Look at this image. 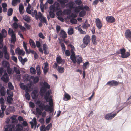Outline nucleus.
Masks as SVG:
<instances>
[{
	"mask_svg": "<svg viewBox=\"0 0 131 131\" xmlns=\"http://www.w3.org/2000/svg\"><path fill=\"white\" fill-rule=\"evenodd\" d=\"M36 104L42 110L44 109L47 111H50L51 112L52 111V107L53 105V104L52 106H50L48 105H45L44 104L39 100H37L36 102Z\"/></svg>",
	"mask_w": 131,
	"mask_h": 131,
	"instance_id": "nucleus-1",
	"label": "nucleus"
},
{
	"mask_svg": "<svg viewBox=\"0 0 131 131\" xmlns=\"http://www.w3.org/2000/svg\"><path fill=\"white\" fill-rule=\"evenodd\" d=\"M20 85L21 88L23 90H24L26 92L25 97L26 99L29 100L30 98V96L28 93V92L30 90V88L25 85L22 83H20Z\"/></svg>",
	"mask_w": 131,
	"mask_h": 131,
	"instance_id": "nucleus-2",
	"label": "nucleus"
},
{
	"mask_svg": "<svg viewBox=\"0 0 131 131\" xmlns=\"http://www.w3.org/2000/svg\"><path fill=\"white\" fill-rule=\"evenodd\" d=\"M42 84L43 86L41 88L40 92V95L42 96H43L45 94L46 91V88L49 89L50 87V85L46 82H43Z\"/></svg>",
	"mask_w": 131,
	"mask_h": 131,
	"instance_id": "nucleus-3",
	"label": "nucleus"
},
{
	"mask_svg": "<svg viewBox=\"0 0 131 131\" xmlns=\"http://www.w3.org/2000/svg\"><path fill=\"white\" fill-rule=\"evenodd\" d=\"M73 63H77L78 64H79L82 61V57L79 55H75L70 59Z\"/></svg>",
	"mask_w": 131,
	"mask_h": 131,
	"instance_id": "nucleus-4",
	"label": "nucleus"
},
{
	"mask_svg": "<svg viewBox=\"0 0 131 131\" xmlns=\"http://www.w3.org/2000/svg\"><path fill=\"white\" fill-rule=\"evenodd\" d=\"M50 95V92L48 91L45 94L44 97L47 102H49V104L50 106H52L53 104V102L51 98L49 97Z\"/></svg>",
	"mask_w": 131,
	"mask_h": 131,
	"instance_id": "nucleus-5",
	"label": "nucleus"
},
{
	"mask_svg": "<svg viewBox=\"0 0 131 131\" xmlns=\"http://www.w3.org/2000/svg\"><path fill=\"white\" fill-rule=\"evenodd\" d=\"M90 38L88 35H86L83 38V42L84 44V47H86V45L90 42Z\"/></svg>",
	"mask_w": 131,
	"mask_h": 131,
	"instance_id": "nucleus-6",
	"label": "nucleus"
},
{
	"mask_svg": "<svg viewBox=\"0 0 131 131\" xmlns=\"http://www.w3.org/2000/svg\"><path fill=\"white\" fill-rule=\"evenodd\" d=\"M36 17V19L38 18L41 22L45 23L46 24V19L45 17L43 16L41 13L39 12L38 13V16Z\"/></svg>",
	"mask_w": 131,
	"mask_h": 131,
	"instance_id": "nucleus-7",
	"label": "nucleus"
},
{
	"mask_svg": "<svg viewBox=\"0 0 131 131\" xmlns=\"http://www.w3.org/2000/svg\"><path fill=\"white\" fill-rule=\"evenodd\" d=\"M125 103H122L120 104L118 103L116 104L115 107L116 109L119 110L116 113H117L125 107V106H124V105Z\"/></svg>",
	"mask_w": 131,
	"mask_h": 131,
	"instance_id": "nucleus-8",
	"label": "nucleus"
},
{
	"mask_svg": "<svg viewBox=\"0 0 131 131\" xmlns=\"http://www.w3.org/2000/svg\"><path fill=\"white\" fill-rule=\"evenodd\" d=\"M125 103H122L120 104L118 103L116 104L115 107L116 109L119 110L116 113H117L125 107V106H124V105Z\"/></svg>",
	"mask_w": 131,
	"mask_h": 131,
	"instance_id": "nucleus-9",
	"label": "nucleus"
},
{
	"mask_svg": "<svg viewBox=\"0 0 131 131\" xmlns=\"http://www.w3.org/2000/svg\"><path fill=\"white\" fill-rule=\"evenodd\" d=\"M4 82L7 83L9 80V77L7 75L6 71H5L4 74L2 76L1 78Z\"/></svg>",
	"mask_w": 131,
	"mask_h": 131,
	"instance_id": "nucleus-10",
	"label": "nucleus"
},
{
	"mask_svg": "<svg viewBox=\"0 0 131 131\" xmlns=\"http://www.w3.org/2000/svg\"><path fill=\"white\" fill-rule=\"evenodd\" d=\"M2 34L0 33V41L2 42L3 40V37H5L7 34V32L4 29H3L2 30Z\"/></svg>",
	"mask_w": 131,
	"mask_h": 131,
	"instance_id": "nucleus-11",
	"label": "nucleus"
},
{
	"mask_svg": "<svg viewBox=\"0 0 131 131\" xmlns=\"http://www.w3.org/2000/svg\"><path fill=\"white\" fill-rule=\"evenodd\" d=\"M4 131H16L15 126L13 125H9L5 128Z\"/></svg>",
	"mask_w": 131,
	"mask_h": 131,
	"instance_id": "nucleus-12",
	"label": "nucleus"
},
{
	"mask_svg": "<svg viewBox=\"0 0 131 131\" xmlns=\"http://www.w3.org/2000/svg\"><path fill=\"white\" fill-rule=\"evenodd\" d=\"M52 8L54 11L59 10L60 8V5L57 2H55L53 5Z\"/></svg>",
	"mask_w": 131,
	"mask_h": 131,
	"instance_id": "nucleus-13",
	"label": "nucleus"
},
{
	"mask_svg": "<svg viewBox=\"0 0 131 131\" xmlns=\"http://www.w3.org/2000/svg\"><path fill=\"white\" fill-rule=\"evenodd\" d=\"M117 113L112 114L110 113L106 115L105 118L108 120H110L114 117L116 115Z\"/></svg>",
	"mask_w": 131,
	"mask_h": 131,
	"instance_id": "nucleus-14",
	"label": "nucleus"
},
{
	"mask_svg": "<svg viewBox=\"0 0 131 131\" xmlns=\"http://www.w3.org/2000/svg\"><path fill=\"white\" fill-rule=\"evenodd\" d=\"M118 84V83L115 80H112L108 81L106 84V85H108L111 86H116Z\"/></svg>",
	"mask_w": 131,
	"mask_h": 131,
	"instance_id": "nucleus-15",
	"label": "nucleus"
},
{
	"mask_svg": "<svg viewBox=\"0 0 131 131\" xmlns=\"http://www.w3.org/2000/svg\"><path fill=\"white\" fill-rule=\"evenodd\" d=\"M15 53L16 54L22 56H24L25 53L24 51L23 50H21L19 48H18L16 49Z\"/></svg>",
	"mask_w": 131,
	"mask_h": 131,
	"instance_id": "nucleus-16",
	"label": "nucleus"
},
{
	"mask_svg": "<svg viewBox=\"0 0 131 131\" xmlns=\"http://www.w3.org/2000/svg\"><path fill=\"white\" fill-rule=\"evenodd\" d=\"M95 22L98 28L99 29H101L102 26V24L99 18H97L96 19Z\"/></svg>",
	"mask_w": 131,
	"mask_h": 131,
	"instance_id": "nucleus-17",
	"label": "nucleus"
},
{
	"mask_svg": "<svg viewBox=\"0 0 131 131\" xmlns=\"http://www.w3.org/2000/svg\"><path fill=\"white\" fill-rule=\"evenodd\" d=\"M57 1L60 3L62 7H64L67 6L66 4L68 2L67 0H57Z\"/></svg>",
	"mask_w": 131,
	"mask_h": 131,
	"instance_id": "nucleus-18",
	"label": "nucleus"
},
{
	"mask_svg": "<svg viewBox=\"0 0 131 131\" xmlns=\"http://www.w3.org/2000/svg\"><path fill=\"white\" fill-rule=\"evenodd\" d=\"M36 111L37 114L39 115H42L43 117H44L46 116V113L45 112H42L40 109L38 108H36Z\"/></svg>",
	"mask_w": 131,
	"mask_h": 131,
	"instance_id": "nucleus-19",
	"label": "nucleus"
},
{
	"mask_svg": "<svg viewBox=\"0 0 131 131\" xmlns=\"http://www.w3.org/2000/svg\"><path fill=\"white\" fill-rule=\"evenodd\" d=\"M14 70L16 73L18 74V79H19L20 78L21 76L20 74V71L19 68L17 67H14Z\"/></svg>",
	"mask_w": 131,
	"mask_h": 131,
	"instance_id": "nucleus-20",
	"label": "nucleus"
},
{
	"mask_svg": "<svg viewBox=\"0 0 131 131\" xmlns=\"http://www.w3.org/2000/svg\"><path fill=\"white\" fill-rule=\"evenodd\" d=\"M33 10L32 7H31V5L29 3H28V6L26 8V11L29 14H31Z\"/></svg>",
	"mask_w": 131,
	"mask_h": 131,
	"instance_id": "nucleus-21",
	"label": "nucleus"
},
{
	"mask_svg": "<svg viewBox=\"0 0 131 131\" xmlns=\"http://www.w3.org/2000/svg\"><path fill=\"white\" fill-rule=\"evenodd\" d=\"M43 49L44 51V53L47 54L49 53V51L47 46L46 44H43Z\"/></svg>",
	"mask_w": 131,
	"mask_h": 131,
	"instance_id": "nucleus-22",
	"label": "nucleus"
},
{
	"mask_svg": "<svg viewBox=\"0 0 131 131\" xmlns=\"http://www.w3.org/2000/svg\"><path fill=\"white\" fill-rule=\"evenodd\" d=\"M70 47L71 48V54L70 56V58L71 59L75 55V53L74 52V51L75 50V49L74 46L72 45H70Z\"/></svg>",
	"mask_w": 131,
	"mask_h": 131,
	"instance_id": "nucleus-23",
	"label": "nucleus"
},
{
	"mask_svg": "<svg viewBox=\"0 0 131 131\" xmlns=\"http://www.w3.org/2000/svg\"><path fill=\"white\" fill-rule=\"evenodd\" d=\"M125 36L128 39L130 38L131 37V32L130 30H127L125 32Z\"/></svg>",
	"mask_w": 131,
	"mask_h": 131,
	"instance_id": "nucleus-24",
	"label": "nucleus"
},
{
	"mask_svg": "<svg viewBox=\"0 0 131 131\" xmlns=\"http://www.w3.org/2000/svg\"><path fill=\"white\" fill-rule=\"evenodd\" d=\"M106 20L107 21L111 23L114 22L115 20L113 17L111 16L107 17L106 18Z\"/></svg>",
	"mask_w": 131,
	"mask_h": 131,
	"instance_id": "nucleus-25",
	"label": "nucleus"
},
{
	"mask_svg": "<svg viewBox=\"0 0 131 131\" xmlns=\"http://www.w3.org/2000/svg\"><path fill=\"white\" fill-rule=\"evenodd\" d=\"M60 36L63 38H65L67 37V34L64 30H62L60 33Z\"/></svg>",
	"mask_w": 131,
	"mask_h": 131,
	"instance_id": "nucleus-26",
	"label": "nucleus"
},
{
	"mask_svg": "<svg viewBox=\"0 0 131 131\" xmlns=\"http://www.w3.org/2000/svg\"><path fill=\"white\" fill-rule=\"evenodd\" d=\"M64 68L62 67L61 66H58L57 68V70L58 72L60 73H62L64 71Z\"/></svg>",
	"mask_w": 131,
	"mask_h": 131,
	"instance_id": "nucleus-27",
	"label": "nucleus"
},
{
	"mask_svg": "<svg viewBox=\"0 0 131 131\" xmlns=\"http://www.w3.org/2000/svg\"><path fill=\"white\" fill-rule=\"evenodd\" d=\"M17 116V115H14L11 117L10 119L9 118L8 120L9 121H10V119H11L12 120V123H16L17 121V120L16 119V118Z\"/></svg>",
	"mask_w": 131,
	"mask_h": 131,
	"instance_id": "nucleus-28",
	"label": "nucleus"
},
{
	"mask_svg": "<svg viewBox=\"0 0 131 131\" xmlns=\"http://www.w3.org/2000/svg\"><path fill=\"white\" fill-rule=\"evenodd\" d=\"M23 19L25 21L28 22L30 20V17L27 15H24L23 16Z\"/></svg>",
	"mask_w": 131,
	"mask_h": 131,
	"instance_id": "nucleus-29",
	"label": "nucleus"
},
{
	"mask_svg": "<svg viewBox=\"0 0 131 131\" xmlns=\"http://www.w3.org/2000/svg\"><path fill=\"white\" fill-rule=\"evenodd\" d=\"M56 60L57 63L60 64L63 62L64 60H63L60 56H57L56 58Z\"/></svg>",
	"mask_w": 131,
	"mask_h": 131,
	"instance_id": "nucleus-30",
	"label": "nucleus"
},
{
	"mask_svg": "<svg viewBox=\"0 0 131 131\" xmlns=\"http://www.w3.org/2000/svg\"><path fill=\"white\" fill-rule=\"evenodd\" d=\"M48 66V64L47 62H46L44 63V67L42 68L43 70L44 73L45 74L46 73L48 70V69L47 68Z\"/></svg>",
	"mask_w": 131,
	"mask_h": 131,
	"instance_id": "nucleus-31",
	"label": "nucleus"
},
{
	"mask_svg": "<svg viewBox=\"0 0 131 131\" xmlns=\"http://www.w3.org/2000/svg\"><path fill=\"white\" fill-rule=\"evenodd\" d=\"M19 9L20 14L21 15L23 14L24 12V6L22 4H20Z\"/></svg>",
	"mask_w": 131,
	"mask_h": 131,
	"instance_id": "nucleus-32",
	"label": "nucleus"
},
{
	"mask_svg": "<svg viewBox=\"0 0 131 131\" xmlns=\"http://www.w3.org/2000/svg\"><path fill=\"white\" fill-rule=\"evenodd\" d=\"M2 64L5 68H7L9 66V64L8 62L6 61H3L2 62Z\"/></svg>",
	"mask_w": 131,
	"mask_h": 131,
	"instance_id": "nucleus-33",
	"label": "nucleus"
},
{
	"mask_svg": "<svg viewBox=\"0 0 131 131\" xmlns=\"http://www.w3.org/2000/svg\"><path fill=\"white\" fill-rule=\"evenodd\" d=\"M71 98V97L68 94L65 93L64 95V100L65 101H67L69 100Z\"/></svg>",
	"mask_w": 131,
	"mask_h": 131,
	"instance_id": "nucleus-34",
	"label": "nucleus"
},
{
	"mask_svg": "<svg viewBox=\"0 0 131 131\" xmlns=\"http://www.w3.org/2000/svg\"><path fill=\"white\" fill-rule=\"evenodd\" d=\"M38 95V93L37 91H33L31 94V96L33 99H35L36 97Z\"/></svg>",
	"mask_w": 131,
	"mask_h": 131,
	"instance_id": "nucleus-35",
	"label": "nucleus"
},
{
	"mask_svg": "<svg viewBox=\"0 0 131 131\" xmlns=\"http://www.w3.org/2000/svg\"><path fill=\"white\" fill-rule=\"evenodd\" d=\"M32 121L30 122V124L31 126H33L34 125L36 126L37 124V122L36 121V119L35 117L33 118V119L32 120Z\"/></svg>",
	"mask_w": 131,
	"mask_h": 131,
	"instance_id": "nucleus-36",
	"label": "nucleus"
},
{
	"mask_svg": "<svg viewBox=\"0 0 131 131\" xmlns=\"http://www.w3.org/2000/svg\"><path fill=\"white\" fill-rule=\"evenodd\" d=\"M16 129L17 131H20L23 129V127L21 125L18 124L16 126Z\"/></svg>",
	"mask_w": 131,
	"mask_h": 131,
	"instance_id": "nucleus-37",
	"label": "nucleus"
},
{
	"mask_svg": "<svg viewBox=\"0 0 131 131\" xmlns=\"http://www.w3.org/2000/svg\"><path fill=\"white\" fill-rule=\"evenodd\" d=\"M96 36L94 35H93L92 36L91 39L93 43L96 45L97 42L96 41Z\"/></svg>",
	"mask_w": 131,
	"mask_h": 131,
	"instance_id": "nucleus-38",
	"label": "nucleus"
},
{
	"mask_svg": "<svg viewBox=\"0 0 131 131\" xmlns=\"http://www.w3.org/2000/svg\"><path fill=\"white\" fill-rule=\"evenodd\" d=\"M31 78L33 80L34 82V83H36L38 81L39 79V78L37 77H31Z\"/></svg>",
	"mask_w": 131,
	"mask_h": 131,
	"instance_id": "nucleus-39",
	"label": "nucleus"
},
{
	"mask_svg": "<svg viewBox=\"0 0 131 131\" xmlns=\"http://www.w3.org/2000/svg\"><path fill=\"white\" fill-rule=\"evenodd\" d=\"M20 0H12V3L13 5L15 6L18 3H20Z\"/></svg>",
	"mask_w": 131,
	"mask_h": 131,
	"instance_id": "nucleus-40",
	"label": "nucleus"
},
{
	"mask_svg": "<svg viewBox=\"0 0 131 131\" xmlns=\"http://www.w3.org/2000/svg\"><path fill=\"white\" fill-rule=\"evenodd\" d=\"M23 44L24 48L25 49V51L26 53L28 54H29V52L28 51V50L27 49L26 44V43L25 42H23Z\"/></svg>",
	"mask_w": 131,
	"mask_h": 131,
	"instance_id": "nucleus-41",
	"label": "nucleus"
},
{
	"mask_svg": "<svg viewBox=\"0 0 131 131\" xmlns=\"http://www.w3.org/2000/svg\"><path fill=\"white\" fill-rule=\"evenodd\" d=\"M11 36V42L13 44H14L16 41L15 35H13Z\"/></svg>",
	"mask_w": 131,
	"mask_h": 131,
	"instance_id": "nucleus-42",
	"label": "nucleus"
},
{
	"mask_svg": "<svg viewBox=\"0 0 131 131\" xmlns=\"http://www.w3.org/2000/svg\"><path fill=\"white\" fill-rule=\"evenodd\" d=\"M7 93L8 95V96H10V97H13V92L9 89H7Z\"/></svg>",
	"mask_w": 131,
	"mask_h": 131,
	"instance_id": "nucleus-43",
	"label": "nucleus"
},
{
	"mask_svg": "<svg viewBox=\"0 0 131 131\" xmlns=\"http://www.w3.org/2000/svg\"><path fill=\"white\" fill-rule=\"evenodd\" d=\"M86 13V11L83 10L79 13V16L80 17H82L85 15Z\"/></svg>",
	"mask_w": 131,
	"mask_h": 131,
	"instance_id": "nucleus-44",
	"label": "nucleus"
},
{
	"mask_svg": "<svg viewBox=\"0 0 131 131\" xmlns=\"http://www.w3.org/2000/svg\"><path fill=\"white\" fill-rule=\"evenodd\" d=\"M68 33L69 35H71L73 33V29L72 28H69L68 29Z\"/></svg>",
	"mask_w": 131,
	"mask_h": 131,
	"instance_id": "nucleus-45",
	"label": "nucleus"
},
{
	"mask_svg": "<svg viewBox=\"0 0 131 131\" xmlns=\"http://www.w3.org/2000/svg\"><path fill=\"white\" fill-rule=\"evenodd\" d=\"M90 26V25L87 23H83L82 24V27L83 28L86 29Z\"/></svg>",
	"mask_w": 131,
	"mask_h": 131,
	"instance_id": "nucleus-46",
	"label": "nucleus"
},
{
	"mask_svg": "<svg viewBox=\"0 0 131 131\" xmlns=\"http://www.w3.org/2000/svg\"><path fill=\"white\" fill-rule=\"evenodd\" d=\"M130 55L129 53L128 52H125L124 53V54L122 56H121V57L122 58H126L128 57Z\"/></svg>",
	"mask_w": 131,
	"mask_h": 131,
	"instance_id": "nucleus-47",
	"label": "nucleus"
},
{
	"mask_svg": "<svg viewBox=\"0 0 131 131\" xmlns=\"http://www.w3.org/2000/svg\"><path fill=\"white\" fill-rule=\"evenodd\" d=\"M36 69L37 75H40L41 74V72L40 67L38 65L36 67Z\"/></svg>",
	"mask_w": 131,
	"mask_h": 131,
	"instance_id": "nucleus-48",
	"label": "nucleus"
},
{
	"mask_svg": "<svg viewBox=\"0 0 131 131\" xmlns=\"http://www.w3.org/2000/svg\"><path fill=\"white\" fill-rule=\"evenodd\" d=\"M89 66V63L88 62H86L84 63L83 65V68L84 70L86 69L87 67Z\"/></svg>",
	"mask_w": 131,
	"mask_h": 131,
	"instance_id": "nucleus-49",
	"label": "nucleus"
},
{
	"mask_svg": "<svg viewBox=\"0 0 131 131\" xmlns=\"http://www.w3.org/2000/svg\"><path fill=\"white\" fill-rule=\"evenodd\" d=\"M12 97H10V96H8L7 97V101L9 103H11L12 102Z\"/></svg>",
	"mask_w": 131,
	"mask_h": 131,
	"instance_id": "nucleus-50",
	"label": "nucleus"
},
{
	"mask_svg": "<svg viewBox=\"0 0 131 131\" xmlns=\"http://www.w3.org/2000/svg\"><path fill=\"white\" fill-rule=\"evenodd\" d=\"M66 5L67 6H66V7H68L69 8L71 9L73 7V3L70 2L66 4Z\"/></svg>",
	"mask_w": 131,
	"mask_h": 131,
	"instance_id": "nucleus-51",
	"label": "nucleus"
},
{
	"mask_svg": "<svg viewBox=\"0 0 131 131\" xmlns=\"http://www.w3.org/2000/svg\"><path fill=\"white\" fill-rule=\"evenodd\" d=\"M8 87L9 89L11 90H13L14 89V87L11 82H9L8 83Z\"/></svg>",
	"mask_w": 131,
	"mask_h": 131,
	"instance_id": "nucleus-52",
	"label": "nucleus"
},
{
	"mask_svg": "<svg viewBox=\"0 0 131 131\" xmlns=\"http://www.w3.org/2000/svg\"><path fill=\"white\" fill-rule=\"evenodd\" d=\"M2 96H4L5 94V89L4 88H2L0 90Z\"/></svg>",
	"mask_w": 131,
	"mask_h": 131,
	"instance_id": "nucleus-53",
	"label": "nucleus"
},
{
	"mask_svg": "<svg viewBox=\"0 0 131 131\" xmlns=\"http://www.w3.org/2000/svg\"><path fill=\"white\" fill-rule=\"evenodd\" d=\"M30 72L31 73L33 74H35L36 73L35 69L33 67H31L30 68Z\"/></svg>",
	"mask_w": 131,
	"mask_h": 131,
	"instance_id": "nucleus-54",
	"label": "nucleus"
},
{
	"mask_svg": "<svg viewBox=\"0 0 131 131\" xmlns=\"http://www.w3.org/2000/svg\"><path fill=\"white\" fill-rule=\"evenodd\" d=\"M52 124L51 123H50L45 128V130L48 131L50 128L51 127Z\"/></svg>",
	"mask_w": 131,
	"mask_h": 131,
	"instance_id": "nucleus-55",
	"label": "nucleus"
},
{
	"mask_svg": "<svg viewBox=\"0 0 131 131\" xmlns=\"http://www.w3.org/2000/svg\"><path fill=\"white\" fill-rule=\"evenodd\" d=\"M8 34L10 35L11 36L13 35H15L13 30L12 29L10 28H9V29Z\"/></svg>",
	"mask_w": 131,
	"mask_h": 131,
	"instance_id": "nucleus-56",
	"label": "nucleus"
},
{
	"mask_svg": "<svg viewBox=\"0 0 131 131\" xmlns=\"http://www.w3.org/2000/svg\"><path fill=\"white\" fill-rule=\"evenodd\" d=\"M7 70L8 73L9 74L12 73V70L10 68L9 66L7 68Z\"/></svg>",
	"mask_w": 131,
	"mask_h": 131,
	"instance_id": "nucleus-57",
	"label": "nucleus"
},
{
	"mask_svg": "<svg viewBox=\"0 0 131 131\" xmlns=\"http://www.w3.org/2000/svg\"><path fill=\"white\" fill-rule=\"evenodd\" d=\"M13 9L11 8H10L8 9V16H10L12 14L13 12Z\"/></svg>",
	"mask_w": 131,
	"mask_h": 131,
	"instance_id": "nucleus-58",
	"label": "nucleus"
},
{
	"mask_svg": "<svg viewBox=\"0 0 131 131\" xmlns=\"http://www.w3.org/2000/svg\"><path fill=\"white\" fill-rule=\"evenodd\" d=\"M4 57L6 59L8 60L9 59V55L7 52L4 53Z\"/></svg>",
	"mask_w": 131,
	"mask_h": 131,
	"instance_id": "nucleus-59",
	"label": "nucleus"
},
{
	"mask_svg": "<svg viewBox=\"0 0 131 131\" xmlns=\"http://www.w3.org/2000/svg\"><path fill=\"white\" fill-rule=\"evenodd\" d=\"M78 30L79 31L80 33L82 34H86L85 32L83 31L81 28H79Z\"/></svg>",
	"mask_w": 131,
	"mask_h": 131,
	"instance_id": "nucleus-60",
	"label": "nucleus"
},
{
	"mask_svg": "<svg viewBox=\"0 0 131 131\" xmlns=\"http://www.w3.org/2000/svg\"><path fill=\"white\" fill-rule=\"evenodd\" d=\"M24 26L28 29H29L31 27L30 25H28L26 23H24Z\"/></svg>",
	"mask_w": 131,
	"mask_h": 131,
	"instance_id": "nucleus-61",
	"label": "nucleus"
},
{
	"mask_svg": "<svg viewBox=\"0 0 131 131\" xmlns=\"http://www.w3.org/2000/svg\"><path fill=\"white\" fill-rule=\"evenodd\" d=\"M1 108L2 110L1 111H4L6 108V107L5 105H4V104H1Z\"/></svg>",
	"mask_w": 131,
	"mask_h": 131,
	"instance_id": "nucleus-62",
	"label": "nucleus"
},
{
	"mask_svg": "<svg viewBox=\"0 0 131 131\" xmlns=\"http://www.w3.org/2000/svg\"><path fill=\"white\" fill-rule=\"evenodd\" d=\"M120 53L121 54V56H122L124 53L125 52V50L124 49H121L120 50Z\"/></svg>",
	"mask_w": 131,
	"mask_h": 131,
	"instance_id": "nucleus-63",
	"label": "nucleus"
},
{
	"mask_svg": "<svg viewBox=\"0 0 131 131\" xmlns=\"http://www.w3.org/2000/svg\"><path fill=\"white\" fill-rule=\"evenodd\" d=\"M70 22L73 24H75L77 23V20L73 18L70 20Z\"/></svg>",
	"mask_w": 131,
	"mask_h": 131,
	"instance_id": "nucleus-64",
	"label": "nucleus"
}]
</instances>
